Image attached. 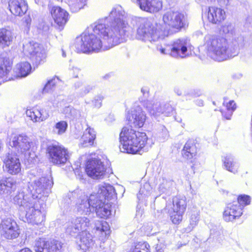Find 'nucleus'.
<instances>
[{
  "instance_id": "nucleus-1",
  "label": "nucleus",
  "mask_w": 252,
  "mask_h": 252,
  "mask_svg": "<svg viewBox=\"0 0 252 252\" xmlns=\"http://www.w3.org/2000/svg\"><path fill=\"white\" fill-rule=\"evenodd\" d=\"M125 18V11L121 5L113 7L108 16L91 25L76 38L77 51L98 52L120 43L129 28Z\"/></svg>"
},
{
  "instance_id": "nucleus-2",
  "label": "nucleus",
  "mask_w": 252,
  "mask_h": 252,
  "mask_svg": "<svg viewBox=\"0 0 252 252\" xmlns=\"http://www.w3.org/2000/svg\"><path fill=\"white\" fill-rule=\"evenodd\" d=\"M204 40V45L208 55L215 61H223L238 54V45L235 42L228 44L227 40L223 37L207 34Z\"/></svg>"
},
{
  "instance_id": "nucleus-3",
  "label": "nucleus",
  "mask_w": 252,
  "mask_h": 252,
  "mask_svg": "<svg viewBox=\"0 0 252 252\" xmlns=\"http://www.w3.org/2000/svg\"><path fill=\"white\" fill-rule=\"evenodd\" d=\"M148 140L144 132L136 131L130 127L123 128L120 134V149L122 152L131 154H139Z\"/></svg>"
},
{
  "instance_id": "nucleus-4",
  "label": "nucleus",
  "mask_w": 252,
  "mask_h": 252,
  "mask_svg": "<svg viewBox=\"0 0 252 252\" xmlns=\"http://www.w3.org/2000/svg\"><path fill=\"white\" fill-rule=\"evenodd\" d=\"M167 36V32L162 30L159 25L144 21L138 25L135 38L144 42L153 43L162 40Z\"/></svg>"
},
{
  "instance_id": "nucleus-5",
  "label": "nucleus",
  "mask_w": 252,
  "mask_h": 252,
  "mask_svg": "<svg viewBox=\"0 0 252 252\" xmlns=\"http://www.w3.org/2000/svg\"><path fill=\"white\" fill-rule=\"evenodd\" d=\"M9 145L14 148L18 154L23 155L28 160L32 161L36 157L34 153L31 151L32 142L31 139L26 135H12L10 138Z\"/></svg>"
},
{
  "instance_id": "nucleus-6",
  "label": "nucleus",
  "mask_w": 252,
  "mask_h": 252,
  "mask_svg": "<svg viewBox=\"0 0 252 252\" xmlns=\"http://www.w3.org/2000/svg\"><path fill=\"white\" fill-rule=\"evenodd\" d=\"M189 43L184 38L174 41L171 45H158L157 50L161 54L168 55L173 58H184L189 55L188 47Z\"/></svg>"
},
{
  "instance_id": "nucleus-7",
  "label": "nucleus",
  "mask_w": 252,
  "mask_h": 252,
  "mask_svg": "<svg viewBox=\"0 0 252 252\" xmlns=\"http://www.w3.org/2000/svg\"><path fill=\"white\" fill-rule=\"evenodd\" d=\"M53 184V181L46 177L36 178L29 182L28 189L34 199H40L45 194L46 189H50Z\"/></svg>"
},
{
  "instance_id": "nucleus-8",
  "label": "nucleus",
  "mask_w": 252,
  "mask_h": 252,
  "mask_svg": "<svg viewBox=\"0 0 252 252\" xmlns=\"http://www.w3.org/2000/svg\"><path fill=\"white\" fill-rule=\"evenodd\" d=\"M47 151L50 162L55 165H64L69 158L67 149L58 144L49 145Z\"/></svg>"
},
{
  "instance_id": "nucleus-9",
  "label": "nucleus",
  "mask_w": 252,
  "mask_h": 252,
  "mask_svg": "<svg viewBox=\"0 0 252 252\" xmlns=\"http://www.w3.org/2000/svg\"><path fill=\"white\" fill-rule=\"evenodd\" d=\"M140 101L143 102V106L149 114L155 118L163 114L168 116L173 111V108L169 104L161 103L157 99L144 100L142 99Z\"/></svg>"
},
{
  "instance_id": "nucleus-10",
  "label": "nucleus",
  "mask_w": 252,
  "mask_h": 252,
  "mask_svg": "<svg viewBox=\"0 0 252 252\" xmlns=\"http://www.w3.org/2000/svg\"><path fill=\"white\" fill-rule=\"evenodd\" d=\"M162 21L167 30L173 29L179 31L184 26L185 16L179 11L169 10L163 14Z\"/></svg>"
},
{
  "instance_id": "nucleus-11",
  "label": "nucleus",
  "mask_w": 252,
  "mask_h": 252,
  "mask_svg": "<svg viewBox=\"0 0 252 252\" xmlns=\"http://www.w3.org/2000/svg\"><path fill=\"white\" fill-rule=\"evenodd\" d=\"M23 52L29 56L31 60L36 65L43 62L46 58L45 51L39 44L33 41L23 44Z\"/></svg>"
},
{
  "instance_id": "nucleus-12",
  "label": "nucleus",
  "mask_w": 252,
  "mask_h": 252,
  "mask_svg": "<svg viewBox=\"0 0 252 252\" xmlns=\"http://www.w3.org/2000/svg\"><path fill=\"white\" fill-rule=\"evenodd\" d=\"M90 224L89 218L85 217H77L66 223L65 232L70 235L75 236L83 231H87Z\"/></svg>"
},
{
  "instance_id": "nucleus-13",
  "label": "nucleus",
  "mask_w": 252,
  "mask_h": 252,
  "mask_svg": "<svg viewBox=\"0 0 252 252\" xmlns=\"http://www.w3.org/2000/svg\"><path fill=\"white\" fill-rule=\"evenodd\" d=\"M0 233L3 238L11 240L17 238L20 231L16 222L12 219L6 218L0 223Z\"/></svg>"
},
{
  "instance_id": "nucleus-14",
  "label": "nucleus",
  "mask_w": 252,
  "mask_h": 252,
  "mask_svg": "<svg viewBox=\"0 0 252 252\" xmlns=\"http://www.w3.org/2000/svg\"><path fill=\"white\" fill-rule=\"evenodd\" d=\"M186 206L185 199L177 196L173 198L172 207L168 210V213L173 223L178 224L181 221Z\"/></svg>"
},
{
  "instance_id": "nucleus-15",
  "label": "nucleus",
  "mask_w": 252,
  "mask_h": 252,
  "mask_svg": "<svg viewBox=\"0 0 252 252\" xmlns=\"http://www.w3.org/2000/svg\"><path fill=\"white\" fill-rule=\"evenodd\" d=\"M62 247V243L58 240L39 238L35 242V251L36 252H58Z\"/></svg>"
},
{
  "instance_id": "nucleus-16",
  "label": "nucleus",
  "mask_w": 252,
  "mask_h": 252,
  "mask_svg": "<svg viewBox=\"0 0 252 252\" xmlns=\"http://www.w3.org/2000/svg\"><path fill=\"white\" fill-rule=\"evenodd\" d=\"M24 210L26 211V221L28 223L38 225L43 221L45 214L37 208L36 201L30 203L29 207Z\"/></svg>"
},
{
  "instance_id": "nucleus-17",
  "label": "nucleus",
  "mask_w": 252,
  "mask_h": 252,
  "mask_svg": "<svg viewBox=\"0 0 252 252\" xmlns=\"http://www.w3.org/2000/svg\"><path fill=\"white\" fill-rule=\"evenodd\" d=\"M86 172L93 179H100L105 174V169L100 159L94 158L89 160L86 165Z\"/></svg>"
},
{
  "instance_id": "nucleus-18",
  "label": "nucleus",
  "mask_w": 252,
  "mask_h": 252,
  "mask_svg": "<svg viewBox=\"0 0 252 252\" xmlns=\"http://www.w3.org/2000/svg\"><path fill=\"white\" fill-rule=\"evenodd\" d=\"M126 119L130 127H141L145 124L146 116L140 106L132 108L131 112L128 113Z\"/></svg>"
},
{
  "instance_id": "nucleus-19",
  "label": "nucleus",
  "mask_w": 252,
  "mask_h": 252,
  "mask_svg": "<svg viewBox=\"0 0 252 252\" xmlns=\"http://www.w3.org/2000/svg\"><path fill=\"white\" fill-rule=\"evenodd\" d=\"M3 162L7 172L11 175H16L21 170V164L17 155L7 153L3 157Z\"/></svg>"
},
{
  "instance_id": "nucleus-20",
  "label": "nucleus",
  "mask_w": 252,
  "mask_h": 252,
  "mask_svg": "<svg viewBox=\"0 0 252 252\" xmlns=\"http://www.w3.org/2000/svg\"><path fill=\"white\" fill-rule=\"evenodd\" d=\"M73 196H77V200L76 205L77 212L80 215H88L93 212L88 202V196L81 190L76 189L72 193Z\"/></svg>"
},
{
  "instance_id": "nucleus-21",
  "label": "nucleus",
  "mask_w": 252,
  "mask_h": 252,
  "mask_svg": "<svg viewBox=\"0 0 252 252\" xmlns=\"http://www.w3.org/2000/svg\"><path fill=\"white\" fill-rule=\"evenodd\" d=\"M48 7L55 23L59 27L63 28L68 21V12L60 6L53 5L51 3L49 4Z\"/></svg>"
},
{
  "instance_id": "nucleus-22",
  "label": "nucleus",
  "mask_w": 252,
  "mask_h": 252,
  "mask_svg": "<svg viewBox=\"0 0 252 252\" xmlns=\"http://www.w3.org/2000/svg\"><path fill=\"white\" fill-rule=\"evenodd\" d=\"M26 114L33 123H40L45 121L49 117L48 110L40 107H35L27 110Z\"/></svg>"
},
{
  "instance_id": "nucleus-23",
  "label": "nucleus",
  "mask_w": 252,
  "mask_h": 252,
  "mask_svg": "<svg viewBox=\"0 0 252 252\" xmlns=\"http://www.w3.org/2000/svg\"><path fill=\"white\" fill-rule=\"evenodd\" d=\"M242 215V209L236 202L228 204L223 212V218L226 221H231Z\"/></svg>"
},
{
  "instance_id": "nucleus-24",
  "label": "nucleus",
  "mask_w": 252,
  "mask_h": 252,
  "mask_svg": "<svg viewBox=\"0 0 252 252\" xmlns=\"http://www.w3.org/2000/svg\"><path fill=\"white\" fill-rule=\"evenodd\" d=\"M140 8L149 12H157L162 7V2L160 0H136Z\"/></svg>"
},
{
  "instance_id": "nucleus-25",
  "label": "nucleus",
  "mask_w": 252,
  "mask_h": 252,
  "mask_svg": "<svg viewBox=\"0 0 252 252\" xmlns=\"http://www.w3.org/2000/svg\"><path fill=\"white\" fill-rule=\"evenodd\" d=\"M207 17L210 22L218 24L224 20L225 12L221 8L211 6L208 8Z\"/></svg>"
},
{
  "instance_id": "nucleus-26",
  "label": "nucleus",
  "mask_w": 252,
  "mask_h": 252,
  "mask_svg": "<svg viewBox=\"0 0 252 252\" xmlns=\"http://www.w3.org/2000/svg\"><path fill=\"white\" fill-rule=\"evenodd\" d=\"M8 6L10 12L15 16H21L28 10V4L25 0H9Z\"/></svg>"
},
{
  "instance_id": "nucleus-27",
  "label": "nucleus",
  "mask_w": 252,
  "mask_h": 252,
  "mask_svg": "<svg viewBox=\"0 0 252 252\" xmlns=\"http://www.w3.org/2000/svg\"><path fill=\"white\" fill-rule=\"evenodd\" d=\"M13 201L15 204L18 205L20 207V210H22L28 207L30 203L34 202L36 200H34L30 193L25 194L24 190H21L14 197Z\"/></svg>"
},
{
  "instance_id": "nucleus-28",
  "label": "nucleus",
  "mask_w": 252,
  "mask_h": 252,
  "mask_svg": "<svg viewBox=\"0 0 252 252\" xmlns=\"http://www.w3.org/2000/svg\"><path fill=\"white\" fill-rule=\"evenodd\" d=\"M16 188V181L9 177L0 180V194L9 195L14 191Z\"/></svg>"
},
{
  "instance_id": "nucleus-29",
  "label": "nucleus",
  "mask_w": 252,
  "mask_h": 252,
  "mask_svg": "<svg viewBox=\"0 0 252 252\" xmlns=\"http://www.w3.org/2000/svg\"><path fill=\"white\" fill-rule=\"evenodd\" d=\"M11 69V63L6 57H0V84L7 81V75Z\"/></svg>"
},
{
  "instance_id": "nucleus-30",
  "label": "nucleus",
  "mask_w": 252,
  "mask_h": 252,
  "mask_svg": "<svg viewBox=\"0 0 252 252\" xmlns=\"http://www.w3.org/2000/svg\"><path fill=\"white\" fill-rule=\"evenodd\" d=\"M79 239L80 240L79 246L80 249L85 252H86L87 250L92 248L94 245L92 235L88 231L81 232L79 236Z\"/></svg>"
},
{
  "instance_id": "nucleus-31",
  "label": "nucleus",
  "mask_w": 252,
  "mask_h": 252,
  "mask_svg": "<svg viewBox=\"0 0 252 252\" xmlns=\"http://www.w3.org/2000/svg\"><path fill=\"white\" fill-rule=\"evenodd\" d=\"M74 93L77 97H82L89 94L94 89V86L89 84H84L81 81H77L73 86Z\"/></svg>"
},
{
  "instance_id": "nucleus-32",
  "label": "nucleus",
  "mask_w": 252,
  "mask_h": 252,
  "mask_svg": "<svg viewBox=\"0 0 252 252\" xmlns=\"http://www.w3.org/2000/svg\"><path fill=\"white\" fill-rule=\"evenodd\" d=\"M95 137V131L93 128L88 127L81 137V144L84 147L91 146L93 145Z\"/></svg>"
},
{
  "instance_id": "nucleus-33",
  "label": "nucleus",
  "mask_w": 252,
  "mask_h": 252,
  "mask_svg": "<svg viewBox=\"0 0 252 252\" xmlns=\"http://www.w3.org/2000/svg\"><path fill=\"white\" fill-rule=\"evenodd\" d=\"M13 36L12 32L7 29H0V48L4 49L12 43Z\"/></svg>"
},
{
  "instance_id": "nucleus-34",
  "label": "nucleus",
  "mask_w": 252,
  "mask_h": 252,
  "mask_svg": "<svg viewBox=\"0 0 252 252\" xmlns=\"http://www.w3.org/2000/svg\"><path fill=\"white\" fill-rule=\"evenodd\" d=\"M222 161L224 168L227 170L234 174L237 172L239 165L231 155L228 154L223 157Z\"/></svg>"
},
{
  "instance_id": "nucleus-35",
  "label": "nucleus",
  "mask_w": 252,
  "mask_h": 252,
  "mask_svg": "<svg viewBox=\"0 0 252 252\" xmlns=\"http://www.w3.org/2000/svg\"><path fill=\"white\" fill-rule=\"evenodd\" d=\"M225 109L220 110L222 116L226 120H230L234 111L236 109V104L234 100H229L226 102L225 100L223 102Z\"/></svg>"
},
{
  "instance_id": "nucleus-36",
  "label": "nucleus",
  "mask_w": 252,
  "mask_h": 252,
  "mask_svg": "<svg viewBox=\"0 0 252 252\" xmlns=\"http://www.w3.org/2000/svg\"><path fill=\"white\" fill-rule=\"evenodd\" d=\"M174 187V183L172 180L162 177L160 179L158 189L160 193H165L170 195Z\"/></svg>"
},
{
  "instance_id": "nucleus-37",
  "label": "nucleus",
  "mask_w": 252,
  "mask_h": 252,
  "mask_svg": "<svg viewBox=\"0 0 252 252\" xmlns=\"http://www.w3.org/2000/svg\"><path fill=\"white\" fill-rule=\"evenodd\" d=\"M94 229H95L96 234L99 236L102 240L103 238H105L110 234L109 226L106 221H98L96 223Z\"/></svg>"
},
{
  "instance_id": "nucleus-38",
  "label": "nucleus",
  "mask_w": 252,
  "mask_h": 252,
  "mask_svg": "<svg viewBox=\"0 0 252 252\" xmlns=\"http://www.w3.org/2000/svg\"><path fill=\"white\" fill-rule=\"evenodd\" d=\"M98 193L100 194L103 199H106L112 197L115 193L114 187L109 184H105L99 187Z\"/></svg>"
},
{
  "instance_id": "nucleus-39",
  "label": "nucleus",
  "mask_w": 252,
  "mask_h": 252,
  "mask_svg": "<svg viewBox=\"0 0 252 252\" xmlns=\"http://www.w3.org/2000/svg\"><path fill=\"white\" fill-rule=\"evenodd\" d=\"M96 214L101 218H107L111 214L110 205L108 203H101L94 210Z\"/></svg>"
},
{
  "instance_id": "nucleus-40",
  "label": "nucleus",
  "mask_w": 252,
  "mask_h": 252,
  "mask_svg": "<svg viewBox=\"0 0 252 252\" xmlns=\"http://www.w3.org/2000/svg\"><path fill=\"white\" fill-rule=\"evenodd\" d=\"M196 153V149L195 145L191 142H187L184 146L182 154L183 156L188 159L192 158Z\"/></svg>"
},
{
  "instance_id": "nucleus-41",
  "label": "nucleus",
  "mask_w": 252,
  "mask_h": 252,
  "mask_svg": "<svg viewBox=\"0 0 252 252\" xmlns=\"http://www.w3.org/2000/svg\"><path fill=\"white\" fill-rule=\"evenodd\" d=\"M103 199L101 195L98 193L92 194L89 198L88 197V201L90 204V207L93 212H94L99 205H101Z\"/></svg>"
},
{
  "instance_id": "nucleus-42",
  "label": "nucleus",
  "mask_w": 252,
  "mask_h": 252,
  "mask_svg": "<svg viewBox=\"0 0 252 252\" xmlns=\"http://www.w3.org/2000/svg\"><path fill=\"white\" fill-rule=\"evenodd\" d=\"M68 124L65 121H61L55 124L52 127L53 132L58 135L63 134L66 131Z\"/></svg>"
},
{
  "instance_id": "nucleus-43",
  "label": "nucleus",
  "mask_w": 252,
  "mask_h": 252,
  "mask_svg": "<svg viewBox=\"0 0 252 252\" xmlns=\"http://www.w3.org/2000/svg\"><path fill=\"white\" fill-rule=\"evenodd\" d=\"M16 67L22 77L27 76L32 71L31 65L28 62H21L17 64Z\"/></svg>"
},
{
  "instance_id": "nucleus-44",
  "label": "nucleus",
  "mask_w": 252,
  "mask_h": 252,
  "mask_svg": "<svg viewBox=\"0 0 252 252\" xmlns=\"http://www.w3.org/2000/svg\"><path fill=\"white\" fill-rule=\"evenodd\" d=\"M87 0H71L68 5L72 12H77L86 5Z\"/></svg>"
},
{
  "instance_id": "nucleus-45",
  "label": "nucleus",
  "mask_w": 252,
  "mask_h": 252,
  "mask_svg": "<svg viewBox=\"0 0 252 252\" xmlns=\"http://www.w3.org/2000/svg\"><path fill=\"white\" fill-rule=\"evenodd\" d=\"M63 112L65 114L66 117L72 120L77 119L81 115L79 111L71 106L65 107L63 109Z\"/></svg>"
},
{
  "instance_id": "nucleus-46",
  "label": "nucleus",
  "mask_w": 252,
  "mask_h": 252,
  "mask_svg": "<svg viewBox=\"0 0 252 252\" xmlns=\"http://www.w3.org/2000/svg\"><path fill=\"white\" fill-rule=\"evenodd\" d=\"M199 220V215L197 212L193 213L189 219V223L188 227L185 228V232H190L197 225Z\"/></svg>"
},
{
  "instance_id": "nucleus-47",
  "label": "nucleus",
  "mask_w": 252,
  "mask_h": 252,
  "mask_svg": "<svg viewBox=\"0 0 252 252\" xmlns=\"http://www.w3.org/2000/svg\"><path fill=\"white\" fill-rule=\"evenodd\" d=\"M150 246L147 242H139L135 244L132 252H151Z\"/></svg>"
},
{
  "instance_id": "nucleus-48",
  "label": "nucleus",
  "mask_w": 252,
  "mask_h": 252,
  "mask_svg": "<svg viewBox=\"0 0 252 252\" xmlns=\"http://www.w3.org/2000/svg\"><path fill=\"white\" fill-rule=\"evenodd\" d=\"M59 81V78L56 77L49 80L43 89V93H49L51 91Z\"/></svg>"
},
{
  "instance_id": "nucleus-49",
  "label": "nucleus",
  "mask_w": 252,
  "mask_h": 252,
  "mask_svg": "<svg viewBox=\"0 0 252 252\" xmlns=\"http://www.w3.org/2000/svg\"><path fill=\"white\" fill-rule=\"evenodd\" d=\"M104 98V95L102 94H98L94 96L92 103L93 106L96 108H100L102 105V101Z\"/></svg>"
},
{
  "instance_id": "nucleus-50",
  "label": "nucleus",
  "mask_w": 252,
  "mask_h": 252,
  "mask_svg": "<svg viewBox=\"0 0 252 252\" xmlns=\"http://www.w3.org/2000/svg\"><path fill=\"white\" fill-rule=\"evenodd\" d=\"M238 201L236 202L238 205H247L250 203L251 198L250 197L246 195H241L238 196L237 198Z\"/></svg>"
},
{
  "instance_id": "nucleus-51",
  "label": "nucleus",
  "mask_w": 252,
  "mask_h": 252,
  "mask_svg": "<svg viewBox=\"0 0 252 252\" xmlns=\"http://www.w3.org/2000/svg\"><path fill=\"white\" fill-rule=\"evenodd\" d=\"M234 30V26L232 24H226L222 28V31L223 33L232 34Z\"/></svg>"
},
{
  "instance_id": "nucleus-52",
  "label": "nucleus",
  "mask_w": 252,
  "mask_h": 252,
  "mask_svg": "<svg viewBox=\"0 0 252 252\" xmlns=\"http://www.w3.org/2000/svg\"><path fill=\"white\" fill-rule=\"evenodd\" d=\"M150 188V185L149 184H145L144 185L143 187L141 188L139 190V194H137V198L139 200L142 198V195H147V192L145 191V189H148Z\"/></svg>"
},
{
  "instance_id": "nucleus-53",
  "label": "nucleus",
  "mask_w": 252,
  "mask_h": 252,
  "mask_svg": "<svg viewBox=\"0 0 252 252\" xmlns=\"http://www.w3.org/2000/svg\"><path fill=\"white\" fill-rule=\"evenodd\" d=\"M200 94H195L193 91H189L188 92H184V95L186 96V99H190L191 98L195 96H199Z\"/></svg>"
},
{
  "instance_id": "nucleus-54",
  "label": "nucleus",
  "mask_w": 252,
  "mask_h": 252,
  "mask_svg": "<svg viewBox=\"0 0 252 252\" xmlns=\"http://www.w3.org/2000/svg\"><path fill=\"white\" fill-rule=\"evenodd\" d=\"M218 4L221 6H227L230 4V2L232 0H216Z\"/></svg>"
},
{
  "instance_id": "nucleus-55",
  "label": "nucleus",
  "mask_w": 252,
  "mask_h": 252,
  "mask_svg": "<svg viewBox=\"0 0 252 252\" xmlns=\"http://www.w3.org/2000/svg\"><path fill=\"white\" fill-rule=\"evenodd\" d=\"M165 247V245L162 244L161 242H160V244H157L155 248L156 252H163Z\"/></svg>"
},
{
  "instance_id": "nucleus-56",
  "label": "nucleus",
  "mask_w": 252,
  "mask_h": 252,
  "mask_svg": "<svg viewBox=\"0 0 252 252\" xmlns=\"http://www.w3.org/2000/svg\"><path fill=\"white\" fill-rule=\"evenodd\" d=\"M174 92L179 96L182 95L184 89L179 86H176L174 89Z\"/></svg>"
},
{
  "instance_id": "nucleus-57",
  "label": "nucleus",
  "mask_w": 252,
  "mask_h": 252,
  "mask_svg": "<svg viewBox=\"0 0 252 252\" xmlns=\"http://www.w3.org/2000/svg\"><path fill=\"white\" fill-rule=\"evenodd\" d=\"M80 69L77 67H73L72 69V75L74 78H77L78 77V75L80 73Z\"/></svg>"
},
{
  "instance_id": "nucleus-58",
  "label": "nucleus",
  "mask_w": 252,
  "mask_h": 252,
  "mask_svg": "<svg viewBox=\"0 0 252 252\" xmlns=\"http://www.w3.org/2000/svg\"><path fill=\"white\" fill-rule=\"evenodd\" d=\"M141 92L145 98H147L149 95V89L147 87H143L141 89Z\"/></svg>"
},
{
  "instance_id": "nucleus-59",
  "label": "nucleus",
  "mask_w": 252,
  "mask_h": 252,
  "mask_svg": "<svg viewBox=\"0 0 252 252\" xmlns=\"http://www.w3.org/2000/svg\"><path fill=\"white\" fill-rule=\"evenodd\" d=\"M196 104L199 106H202L204 104V102L201 99H197L196 100Z\"/></svg>"
},
{
  "instance_id": "nucleus-60",
  "label": "nucleus",
  "mask_w": 252,
  "mask_h": 252,
  "mask_svg": "<svg viewBox=\"0 0 252 252\" xmlns=\"http://www.w3.org/2000/svg\"><path fill=\"white\" fill-rule=\"evenodd\" d=\"M18 252H32L30 249L26 248L21 249Z\"/></svg>"
},
{
  "instance_id": "nucleus-61",
  "label": "nucleus",
  "mask_w": 252,
  "mask_h": 252,
  "mask_svg": "<svg viewBox=\"0 0 252 252\" xmlns=\"http://www.w3.org/2000/svg\"><path fill=\"white\" fill-rule=\"evenodd\" d=\"M162 127V130H163V132H164L166 135H167V130H166V128H165L164 126H163Z\"/></svg>"
},
{
  "instance_id": "nucleus-62",
  "label": "nucleus",
  "mask_w": 252,
  "mask_h": 252,
  "mask_svg": "<svg viewBox=\"0 0 252 252\" xmlns=\"http://www.w3.org/2000/svg\"><path fill=\"white\" fill-rule=\"evenodd\" d=\"M62 56H63V57H66L65 53V52L63 50H62Z\"/></svg>"
},
{
  "instance_id": "nucleus-63",
  "label": "nucleus",
  "mask_w": 252,
  "mask_h": 252,
  "mask_svg": "<svg viewBox=\"0 0 252 252\" xmlns=\"http://www.w3.org/2000/svg\"><path fill=\"white\" fill-rule=\"evenodd\" d=\"M108 75H106V76H105L104 77H105H105L106 78V77H108Z\"/></svg>"
}]
</instances>
